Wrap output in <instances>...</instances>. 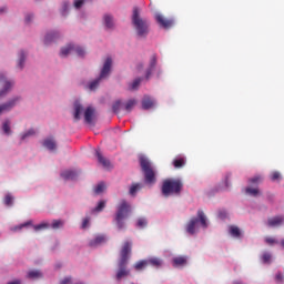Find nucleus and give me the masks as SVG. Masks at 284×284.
Returning a JSON list of instances; mask_svg holds the SVG:
<instances>
[{
  "label": "nucleus",
  "mask_w": 284,
  "mask_h": 284,
  "mask_svg": "<svg viewBox=\"0 0 284 284\" xmlns=\"http://www.w3.org/2000/svg\"><path fill=\"white\" fill-rule=\"evenodd\" d=\"M130 254H132V242L126 241L123 243L120 250V258L118 261V272L115 275L116 281L130 276V268H128V261H130Z\"/></svg>",
  "instance_id": "f257e3e1"
},
{
  "label": "nucleus",
  "mask_w": 284,
  "mask_h": 284,
  "mask_svg": "<svg viewBox=\"0 0 284 284\" xmlns=\"http://www.w3.org/2000/svg\"><path fill=\"white\" fill-rule=\"evenodd\" d=\"M131 21L138 37L145 38L150 34V22L141 18V9H139V7L133 8Z\"/></svg>",
  "instance_id": "f03ea898"
},
{
  "label": "nucleus",
  "mask_w": 284,
  "mask_h": 284,
  "mask_svg": "<svg viewBox=\"0 0 284 284\" xmlns=\"http://www.w3.org/2000/svg\"><path fill=\"white\" fill-rule=\"evenodd\" d=\"M130 212H132V206L128 201L121 200L116 206V212L114 216V221L118 230H123L125 227V219H128Z\"/></svg>",
  "instance_id": "7ed1b4c3"
},
{
  "label": "nucleus",
  "mask_w": 284,
  "mask_h": 284,
  "mask_svg": "<svg viewBox=\"0 0 284 284\" xmlns=\"http://www.w3.org/2000/svg\"><path fill=\"white\" fill-rule=\"evenodd\" d=\"M161 190L163 196H170L172 194L179 196L183 192V181L181 179H166L163 181Z\"/></svg>",
  "instance_id": "20e7f679"
},
{
  "label": "nucleus",
  "mask_w": 284,
  "mask_h": 284,
  "mask_svg": "<svg viewBox=\"0 0 284 284\" xmlns=\"http://www.w3.org/2000/svg\"><path fill=\"white\" fill-rule=\"evenodd\" d=\"M140 166L144 174V181L148 185H154L156 183V173L154 172V168L152 166V162L148 160L145 156L140 158Z\"/></svg>",
  "instance_id": "39448f33"
},
{
  "label": "nucleus",
  "mask_w": 284,
  "mask_h": 284,
  "mask_svg": "<svg viewBox=\"0 0 284 284\" xmlns=\"http://www.w3.org/2000/svg\"><path fill=\"white\" fill-rule=\"evenodd\" d=\"M199 222L202 227H207V217L205 216V213L202 210L197 211V217L191 219L190 222L186 224V232L189 234H195L196 233V224Z\"/></svg>",
  "instance_id": "423d86ee"
},
{
  "label": "nucleus",
  "mask_w": 284,
  "mask_h": 284,
  "mask_svg": "<svg viewBox=\"0 0 284 284\" xmlns=\"http://www.w3.org/2000/svg\"><path fill=\"white\" fill-rule=\"evenodd\" d=\"M77 54L78 57H85V50L81 47H77L74 44H69L61 49L60 55L68 57V54Z\"/></svg>",
  "instance_id": "0eeeda50"
},
{
  "label": "nucleus",
  "mask_w": 284,
  "mask_h": 284,
  "mask_svg": "<svg viewBox=\"0 0 284 284\" xmlns=\"http://www.w3.org/2000/svg\"><path fill=\"white\" fill-rule=\"evenodd\" d=\"M63 225H64V222L62 220H53L51 224L48 222H43V223L33 225V230L36 232H40V230H50V227H52V230H59L63 227Z\"/></svg>",
  "instance_id": "6e6552de"
},
{
  "label": "nucleus",
  "mask_w": 284,
  "mask_h": 284,
  "mask_svg": "<svg viewBox=\"0 0 284 284\" xmlns=\"http://www.w3.org/2000/svg\"><path fill=\"white\" fill-rule=\"evenodd\" d=\"M0 85L2 89H0V99H3V97L8 95V92L14 88V81L6 79V77H0Z\"/></svg>",
  "instance_id": "1a4fd4ad"
},
{
  "label": "nucleus",
  "mask_w": 284,
  "mask_h": 284,
  "mask_svg": "<svg viewBox=\"0 0 284 284\" xmlns=\"http://www.w3.org/2000/svg\"><path fill=\"white\" fill-rule=\"evenodd\" d=\"M155 20L159 23L160 28H164L165 30L172 28L174 26V20L166 19L163 14L156 13Z\"/></svg>",
  "instance_id": "9d476101"
},
{
  "label": "nucleus",
  "mask_w": 284,
  "mask_h": 284,
  "mask_svg": "<svg viewBox=\"0 0 284 284\" xmlns=\"http://www.w3.org/2000/svg\"><path fill=\"white\" fill-rule=\"evenodd\" d=\"M19 101H21V97H16L9 100L7 103L0 104V114H3L4 112H10V110H12V108H14L17 103H19Z\"/></svg>",
  "instance_id": "9b49d317"
},
{
  "label": "nucleus",
  "mask_w": 284,
  "mask_h": 284,
  "mask_svg": "<svg viewBox=\"0 0 284 284\" xmlns=\"http://www.w3.org/2000/svg\"><path fill=\"white\" fill-rule=\"evenodd\" d=\"M95 156L98 158L100 165L105 168V170H110L112 168L110 160L105 159L103 154H101V151H95Z\"/></svg>",
  "instance_id": "f8f14e48"
},
{
  "label": "nucleus",
  "mask_w": 284,
  "mask_h": 284,
  "mask_svg": "<svg viewBox=\"0 0 284 284\" xmlns=\"http://www.w3.org/2000/svg\"><path fill=\"white\" fill-rule=\"evenodd\" d=\"M283 223H284L283 215H277L275 217H270L267 220L268 227H278V225H283Z\"/></svg>",
  "instance_id": "ddd939ff"
},
{
  "label": "nucleus",
  "mask_w": 284,
  "mask_h": 284,
  "mask_svg": "<svg viewBox=\"0 0 284 284\" xmlns=\"http://www.w3.org/2000/svg\"><path fill=\"white\" fill-rule=\"evenodd\" d=\"M110 77V72H102L99 78L89 83V90H94L99 88V83H101L102 79H108Z\"/></svg>",
  "instance_id": "4468645a"
},
{
  "label": "nucleus",
  "mask_w": 284,
  "mask_h": 284,
  "mask_svg": "<svg viewBox=\"0 0 284 284\" xmlns=\"http://www.w3.org/2000/svg\"><path fill=\"white\" fill-rule=\"evenodd\" d=\"M61 176L64 179V181H74L77 176H79V173L73 170H64L61 172Z\"/></svg>",
  "instance_id": "2eb2a0df"
},
{
  "label": "nucleus",
  "mask_w": 284,
  "mask_h": 284,
  "mask_svg": "<svg viewBox=\"0 0 284 284\" xmlns=\"http://www.w3.org/2000/svg\"><path fill=\"white\" fill-rule=\"evenodd\" d=\"M84 121L89 125H91L92 121H94V108L88 106L84 111Z\"/></svg>",
  "instance_id": "dca6fc26"
},
{
  "label": "nucleus",
  "mask_w": 284,
  "mask_h": 284,
  "mask_svg": "<svg viewBox=\"0 0 284 284\" xmlns=\"http://www.w3.org/2000/svg\"><path fill=\"white\" fill-rule=\"evenodd\" d=\"M103 243H105V236L98 235L89 242V247H99V245H103Z\"/></svg>",
  "instance_id": "f3484780"
},
{
  "label": "nucleus",
  "mask_w": 284,
  "mask_h": 284,
  "mask_svg": "<svg viewBox=\"0 0 284 284\" xmlns=\"http://www.w3.org/2000/svg\"><path fill=\"white\" fill-rule=\"evenodd\" d=\"M43 146L47 148V150L54 152V150H57V141H54L53 138H48L43 141Z\"/></svg>",
  "instance_id": "a211bd4d"
},
{
  "label": "nucleus",
  "mask_w": 284,
  "mask_h": 284,
  "mask_svg": "<svg viewBox=\"0 0 284 284\" xmlns=\"http://www.w3.org/2000/svg\"><path fill=\"white\" fill-rule=\"evenodd\" d=\"M152 108H154V101L152 100V98L145 95L142 100V109L150 110Z\"/></svg>",
  "instance_id": "6ab92c4d"
},
{
  "label": "nucleus",
  "mask_w": 284,
  "mask_h": 284,
  "mask_svg": "<svg viewBox=\"0 0 284 284\" xmlns=\"http://www.w3.org/2000/svg\"><path fill=\"white\" fill-rule=\"evenodd\" d=\"M186 264H187V257H185V256H178V257L173 258L174 267H181Z\"/></svg>",
  "instance_id": "aec40b11"
},
{
  "label": "nucleus",
  "mask_w": 284,
  "mask_h": 284,
  "mask_svg": "<svg viewBox=\"0 0 284 284\" xmlns=\"http://www.w3.org/2000/svg\"><path fill=\"white\" fill-rule=\"evenodd\" d=\"M103 19L105 28L112 30L114 28V18L110 14H104Z\"/></svg>",
  "instance_id": "412c9836"
},
{
  "label": "nucleus",
  "mask_w": 284,
  "mask_h": 284,
  "mask_svg": "<svg viewBox=\"0 0 284 284\" xmlns=\"http://www.w3.org/2000/svg\"><path fill=\"white\" fill-rule=\"evenodd\" d=\"M83 112V105L81 103L75 102L74 103V119L77 121H81V113Z\"/></svg>",
  "instance_id": "4be33fe9"
},
{
  "label": "nucleus",
  "mask_w": 284,
  "mask_h": 284,
  "mask_svg": "<svg viewBox=\"0 0 284 284\" xmlns=\"http://www.w3.org/2000/svg\"><path fill=\"white\" fill-rule=\"evenodd\" d=\"M185 158H175L173 160V168H175V170H181V168H185Z\"/></svg>",
  "instance_id": "5701e85b"
},
{
  "label": "nucleus",
  "mask_w": 284,
  "mask_h": 284,
  "mask_svg": "<svg viewBox=\"0 0 284 284\" xmlns=\"http://www.w3.org/2000/svg\"><path fill=\"white\" fill-rule=\"evenodd\" d=\"M148 265H152L153 267H161L163 265V262L159 257H152L146 260Z\"/></svg>",
  "instance_id": "b1692460"
},
{
  "label": "nucleus",
  "mask_w": 284,
  "mask_h": 284,
  "mask_svg": "<svg viewBox=\"0 0 284 284\" xmlns=\"http://www.w3.org/2000/svg\"><path fill=\"white\" fill-rule=\"evenodd\" d=\"M43 274L37 270L29 271L27 274V278H31L32 281H34V278H41Z\"/></svg>",
  "instance_id": "393cba45"
},
{
  "label": "nucleus",
  "mask_w": 284,
  "mask_h": 284,
  "mask_svg": "<svg viewBox=\"0 0 284 284\" xmlns=\"http://www.w3.org/2000/svg\"><path fill=\"white\" fill-rule=\"evenodd\" d=\"M142 187L143 185L141 183H133L130 187L129 194H131V196H135L136 192H139V190Z\"/></svg>",
  "instance_id": "a878e982"
},
{
  "label": "nucleus",
  "mask_w": 284,
  "mask_h": 284,
  "mask_svg": "<svg viewBox=\"0 0 284 284\" xmlns=\"http://www.w3.org/2000/svg\"><path fill=\"white\" fill-rule=\"evenodd\" d=\"M230 234L231 236H234V239L241 237V229L239 226L232 225L230 226Z\"/></svg>",
  "instance_id": "bb28decb"
},
{
  "label": "nucleus",
  "mask_w": 284,
  "mask_h": 284,
  "mask_svg": "<svg viewBox=\"0 0 284 284\" xmlns=\"http://www.w3.org/2000/svg\"><path fill=\"white\" fill-rule=\"evenodd\" d=\"M112 70V58H106L101 72H110Z\"/></svg>",
  "instance_id": "cd10ccee"
},
{
  "label": "nucleus",
  "mask_w": 284,
  "mask_h": 284,
  "mask_svg": "<svg viewBox=\"0 0 284 284\" xmlns=\"http://www.w3.org/2000/svg\"><path fill=\"white\" fill-rule=\"evenodd\" d=\"M156 54H152L149 62V72H152V70H156Z\"/></svg>",
  "instance_id": "c85d7f7f"
},
{
  "label": "nucleus",
  "mask_w": 284,
  "mask_h": 284,
  "mask_svg": "<svg viewBox=\"0 0 284 284\" xmlns=\"http://www.w3.org/2000/svg\"><path fill=\"white\" fill-rule=\"evenodd\" d=\"M59 37V33L58 32H51V33H48L44 38V43H52V41H54V39H57Z\"/></svg>",
  "instance_id": "c756f323"
},
{
  "label": "nucleus",
  "mask_w": 284,
  "mask_h": 284,
  "mask_svg": "<svg viewBox=\"0 0 284 284\" xmlns=\"http://www.w3.org/2000/svg\"><path fill=\"white\" fill-rule=\"evenodd\" d=\"M248 183H251L252 185H258L260 183H263V175H255L248 179Z\"/></svg>",
  "instance_id": "7c9ffc66"
},
{
  "label": "nucleus",
  "mask_w": 284,
  "mask_h": 284,
  "mask_svg": "<svg viewBox=\"0 0 284 284\" xmlns=\"http://www.w3.org/2000/svg\"><path fill=\"white\" fill-rule=\"evenodd\" d=\"M24 63H26V52L21 51L19 53L18 68H20V70H23Z\"/></svg>",
  "instance_id": "2f4dec72"
},
{
  "label": "nucleus",
  "mask_w": 284,
  "mask_h": 284,
  "mask_svg": "<svg viewBox=\"0 0 284 284\" xmlns=\"http://www.w3.org/2000/svg\"><path fill=\"white\" fill-rule=\"evenodd\" d=\"M144 267H148V260H142L140 262H136L134 265V268L140 272V270H144Z\"/></svg>",
  "instance_id": "473e14b6"
},
{
  "label": "nucleus",
  "mask_w": 284,
  "mask_h": 284,
  "mask_svg": "<svg viewBox=\"0 0 284 284\" xmlns=\"http://www.w3.org/2000/svg\"><path fill=\"white\" fill-rule=\"evenodd\" d=\"M2 130L4 132V134H12V131L10 130V120H6L2 124Z\"/></svg>",
  "instance_id": "72a5a7b5"
},
{
  "label": "nucleus",
  "mask_w": 284,
  "mask_h": 284,
  "mask_svg": "<svg viewBox=\"0 0 284 284\" xmlns=\"http://www.w3.org/2000/svg\"><path fill=\"white\" fill-rule=\"evenodd\" d=\"M245 193L250 194V196H258V194H261V191H258V189L246 187Z\"/></svg>",
  "instance_id": "f704fd0d"
},
{
  "label": "nucleus",
  "mask_w": 284,
  "mask_h": 284,
  "mask_svg": "<svg viewBox=\"0 0 284 284\" xmlns=\"http://www.w3.org/2000/svg\"><path fill=\"white\" fill-rule=\"evenodd\" d=\"M105 200L100 201L97 207L93 209V212H103V210L105 209Z\"/></svg>",
  "instance_id": "c9c22d12"
},
{
  "label": "nucleus",
  "mask_w": 284,
  "mask_h": 284,
  "mask_svg": "<svg viewBox=\"0 0 284 284\" xmlns=\"http://www.w3.org/2000/svg\"><path fill=\"white\" fill-rule=\"evenodd\" d=\"M94 192L97 194H101L103 192H105V183L101 182L99 183L95 187H94Z\"/></svg>",
  "instance_id": "e433bc0d"
},
{
  "label": "nucleus",
  "mask_w": 284,
  "mask_h": 284,
  "mask_svg": "<svg viewBox=\"0 0 284 284\" xmlns=\"http://www.w3.org/2000/svg\"><path fill=\"white\" fill-rule=\"evenodd\" d=\"M134 105H136V100H129L126 103H125V110L126 112H131L132 111V108H134Z\"/></svg>",
  "instance_id": "4c0bfd02"
},
{
  "label": "nucleus",
  "mask_w": 284,
  "mask_h": 284,
  "mask_svg": "<svg viewBox=\"0 0 284 284\" xmlns=\"http://www.w3.org/2000/svg\"><path fill=\"white\" fill-rule=\"evenodd\" d=\"M29 225H32V221H28V222H26V223H23V224H20V225H18V226H14V227L12 229V231H13V232H19V230H23V227H28Z\"/></svg>",
  "instance_id": "58836bf2"
},
{
  "label": "nucleus",
  "mask_w": 284,
  "mask_h": 284,
  "mask_svg": "<svg viewBox=\"0 0 284 284\" xmlns=\"http://www.w3.org/2000/svg\"><path fill=\"white\" fill-rule=\"evenodd\" d=\"M112 110L115 114H119V110H121V100H118L113 103Z\"/></svg>",
  "instance_id": "ea45409f"
},
{
  "label": "nucleus",
  "mask_w": 284,
  "mask_h": 284,
  "mask_svg": "<svg viewBox=\"0 0 284 284\" xmlns=\"http://www.w3.org/2000/svg\"><path fill=\"white\" fill-rule=\"evenodd\" d=\"M141 81H142V79L141 78H138V79H135L132 83H131V89L132 90H136L140 85H141Z\"/></svg>",
  "instance_id": "a19ab883"
},
{
  "label": "nucleus",
  "mask_w": 284,
  "mask_h": 284,
  "mask_svg": "<svg viewBox=\"0 0 284 284\" xmlns=\"http://www.w3.org/2000/svg\"><path fill=\"white\" fill-rule=\"evenodd\" d=\"M12 201H14V199L12 197V195L8 194L4 197V204L10 207V205H12Z\"/></svg>",
  "instance_id": "79ce46f5"
},
{
  "label": "nucleus",
  "mask_w": 284,
  "mask_h": 284,
  "mask_svg": "<svg viewBox=\"0 0 284 284\" xmlns=\"http://www.w3.org/2000/svg\"><path fill=\"white\" fill-rule=\"evenodd\" d=\"M265 243H267V245H278V241L274 237H266Z\"/></svg>",
  "instance_id": "37998d69"
},
{
  "label": "nucleus",
  "mask_w": 284,
  "mask_h": 284,
  "mask_svg": "<svg viewBox=\"0 0 284 284\" xmlns=\"http://www.w3.org/2000/svg\"><path fill=\"white\" fill-rule=\"evenodd\" d=\"M145 226H148V220L140 217L138 220V227H145Z\"/></svg>",
  "instance_id": "c03bdc74"
},
{
  "label": "nucleus",
  "mask_w": 284,
  "mask_h": 284,
  "mask_svg": "<svg viewBox=\"0 0 284 284\" xmlns=\"http://www.w3.org/2000/svg\"><path fill=\"white\" fill-rule=\"evenodd\" d=\"M262 261L263 263H270V261H272V255L270 253H264L262 255Z\"/></svg>",
  "instance_id": "a18cd8bd"
},
{
  "label": "nucleus",
  "mask_w": 284,
  "mask_h": 284,
  "mask_svg": "<svg viewBox=\"0 0 284 284\" xmlns=\"http://www.w3.org/2000/svg\"><path fill=\"white\" fill-rule=\"evenodd\" d=\"M278 179H281V173L278 171H274L271 174V181H278Z\"/></svg>",
  "instance_id": "49530a36"
},
{
  "label": "nucleus",
  "mask_w": 284,
  "mask_h": 284,
  "mask_svg": "<svg viewBox=\"0 0 284 284\" xmlns=\"http://www.w3.org/2000/svg\"><path fill=\"white\" fill-rule=\"evenodd\" d=\"M83 3H85V0H74V8L79 10V8L83 6Z\"/></svg>",
  "instance_id": "de8ad7c7"
},
{
  "label": "nucleus",
  "mask_w": 284,
  "mask_h": 284,
  "mask_svg": "<svg viewBox=\"0 0 284 284\" xmlns=\"http://www.w3.org/2000/svg\"><path fill=\"white\" fill-rule=\"evenodd\" d=\"M32 135H34V130L33 129L29 130L27 133H24L22 135V141L28 139V136H32Z\"/></svg>",
  "instance_id": "09e8293b"
},
{
  "label": "nucleus",
  "mask_w": 284,
  "mask_h": 284,
  "mask_svg": "<svg viewBox=\"0 0 284 284\" xmlns=\"http://www.w3.org/2000/svg\"><path fill=\"white\" fill-rule=\"evenodd\" d=\"M60 284H72V277H64L60 281Z\"/></svg>",
  "instance_id": "8fccbe9b"
},
{
  "label": "nucleus",
  "mask_w": 284,
  "mask_h": 284,
  "mask_svg": "<svg viewBox=\"0 0 284 284\" xmlns=\"http://www.w3.org/2000/svg\"><path fill=\"white\" fill-rule=\"evenodd\" d=\"M90 225V217H85L82 222V229L85 230Z\"/></svg>",
  "instance_id": "3c124183"
},
{
  "label": "nucleus",
  "mask_w": 284,
  "mask_h": 284,
  "mask_svg": "<svg viewBox=\"0 0 284 284\" xmlns=\"http://www.w3.org/2000/svg\"><path fill=\"white\" fill-rule=\"evenodd\" d=\"M275 281H276L277 283H283V274L277 273L276 276H275Z\"/></svg>",
  "instance_id": "603ef678"
},
{
  "label": "nucleus",
  "mask_w": 284,
  "mask_h": 284,
  "mask_svg": "<svg viewBox=\"0 0 284 284\" xmlns=\"http://www.w3.org/2000/svg\"><path fill=\"white\" fill-rule=\"evenodd\" d=\"M227 216V213L225 211H220L219 219H225Z\"/></svg>",
  "instance_id": "864d4df0"
},
{
  "label": "nucleus",
  "mask_w": 284,
  "mask_h": 284,
  "mask_svg": "<svg viewBox=\"0 0 284 284\" xmlns=\"http://www.w3.org/2000/svg\"><path fill=\"white\" fill-rule=\"evenodd\" d=\"M32 17H33L32 14H27L26 16V22L30 23V21H32Z\"/></svg>",
  "instance_id": "5fc2aeb1"
},
{
  "label": "nucleus",
  "mask_w": 284,
  "mask_h": 284,
  "mask_svg": "<svg viewBox=\"0 0 284 284\" xmlns=\"http://www.w3.org/2000/svg\"><path fill=\"white\" fill-rule=\"evenodd\" d=\"M9 284H21V281L17 280V281L10 282Z\"/></svg>",
  "instance_id": "6e6d98bb"
},
{
  "label": "nucleus",
  "mask_w": 284,
  "mask_h": 284,
  "mask_svg": "<svg viewBox=\"0 0 284 284\" xmlns=\"http://www.w3.org/2000/svg\"><path fill=\"white\" fill-rule=\"evenodd\" d=\"M281 246L284 248V240L281 241Z\"/></svg>",
  "instance_id": "4d7b16f0"
},
{
  "label": "nucleus",
  "mask_w": 284,
  "mask_h": 284,
  "mask_svg": "<svg viewBox=\"0 0 284 284\" xmlns=\"http://www.w3.org/2000/svg\"><path fill=\"white\" fill-rule=\"evenodd\" d=\"M150 74H151V73H148V74H146V79H150Z\"/></svg>",
  "instance_id": "13d9d810"
},
{
  "label": "nucleus",
  "mask_w": 284,
  "mask_h": 284,
  "mask_svg": "<svg viewBox=\"0 0 284 284\" xmlns=\"http://www.w3.org/2000/svg\"><path fill=\"white\" fill-rule=\"evenodd\" d=\"M4 11V9H0V12H3Z\"/></svg>",
  "instance_id": "bf43d9fd"
}]
</instances>
